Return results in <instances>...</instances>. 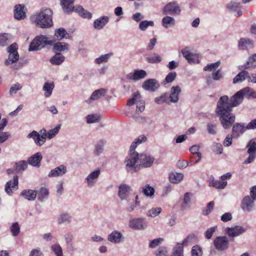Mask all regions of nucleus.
<instances>
[{
    "instance_id": "f257e3e1",
    "label": "nucleus",
    "mask_w": 256,
    "mask_h": 256,
    "mask_svg": "<svg viewBox=\"0 0 256 256\" xmlns=\"http://www.w3.org/2000/svg\"><path fill=\"white\" fill-rule=\"evenodd\" d=\"M52 11L50 8H42L31 16V20L35 24L41 28H48L53 24L52 20Z\"/></svg>"
},
{
    "instance_id": "f03ea898",
    "label": "nucleus",
    "mask_w": 256,
    "mask_h": 256,
    "mask_svg": "<svg viewBox=\"0 0 256 256\" xmlns=\"http://www.w3.org/2000/svg\"><path fill=\"white\" fill-rule=\"evenodd\" d=\"M239 104L237 100L234 98V95L230 98H229L227 96H222L217 102L216 114L218 116L232 112V108Z\"/></svg>"
},
{
    "instance_id": "7ed1b4c3",
    "label": "nucleus",
    "mask_w": 256,
    "mask_h": 256,
    "mask_svg": "<svg viewBox=\"0 0 256 256\" xmlns=\"http://www.w3.org/2000/svg\"><path fill=\"white\" fill-rule=\"evenodd\" d=\"M139 160V154L138 152H134L130 153L125 160L127 170L131 173L138 172L140 168V164H136L137 160Z\"/></svg>"
},
{
    "instance_id": "20e7f679",
    "label": "nucleus",
    "mask_w": 256,
    "mask_h": 256,
    "mask_svg": "<svg viewBox=\"0 0 256 256\" xmlns=\"http://www.w3.org/2000/svg\"><path fill=\"white\" fill-rule=\"evenodd\" d=\"M52 42L48 40V38L46 36L41 35L36 37L30 44L29 46L28 50L37 51L40 50L47 44L52 45Z\"/></svg>"
},
{
    "instance_id": "39448f33",
    "label": "nucleus",
    "mask_w": 256,
    "mask_h": 256,
    "mask_svg": "<svg viewBox=\"0 0 256 256\" xmlns=\"http://www.w3.org/2000/svg\"><path fill=\"white\" fill-rule=\"evenodd\" d=\"M18 46L16 43L14 42L8 46L7 48V52L8 54V56L4 61V64L6 66L10 64L16 62L20 58V56L18 52Z\"/></svg>"
},
{
    "instance_id": "423d86ee",
    "label": "nucleus",
    "mask_w": 256,
    "mask_h": 256,
    "mask_svg": "<svg viewBox=\"0 0 256 256\" xmlns=\"http://www.w3.org/2000/svg\"><path fill=\"white\" fill-rule=\"evenodd\" d=\"M220 124L224 129L230 128L235 122L236 116L232 112H227L217 116Z\"/></svg>"
},
{
    "instance_id": "0eeeda50",
    "label": "nucleus",
    "mask_w": 256,
    "mask_h": 256,
    "mask_svg": "<svg viewBox=\"0 0 256 256\" xmlns=\"http://www.w3.org/2000/svg\"><path fill=\"white\" fill-rule=\"evenodd\" d=\"M244 96L248 98H256V92L249 87H246L238 92L234 95V98L237 100L239 104L242 102Z\"/></svg>"
},
{
    "instance_id": "6e6552de",
    "label": "nucleus",
    "mask_w": 256,
    "mask_h": 256,
    "mask_svg": "<svg viewBox=\"0 0 256 256\" xmlns=\"http://www.w3.org/2000/svg\"><path fill=\"white\" fill-rule=\"evenodd\" d=\"M216 249L218 251H224L229 248V241L226 236H216L213 241Z\"/></svg>"
},
{
    "instance_id": "1a4fd4ad",
    "label": "nucleus",
    "mask_w": 256,
    "mask_h": 256,
    "mask_svg": "<svg viewBox=\"0 0 256 256\" xmlns=\"http://www.w3.org/2000/svg\"><path fill=\"white\" fill-rule=\"evenodd\" d=\"M128 226L135 230H143L147 227V222L144 218H133L130 220Z\"/></svg>"
},
{
    "instance_id": "9d476101",
    "label": "nucleus",
    "mask_w": 256,
    "mask_h": 256,
    "mask_svg": "<svg viewBox=\"0 0 256 256\" xmlns=\"http://www.w3.org/2000/svg\"><path fill=\"white\" fill-rule=\"evenodd\" d=\"M254 201L249 196H244L240 204L242 210L244 212H252L254 208Z\"/></svg>"
},
{
    "instance_id": "9b49d317",
    "label": "nucleus",
    "mask_w": 256,
    "mask_h": 256,
    "mask_svg": "<svg viewBox=\"0 0 256 256\" xmlns=\"http://www.w3.org/2000/svg\"><path fill=\"white\" fill-rule=\"evenodd\" d=\"M159 87L160 84L154 78L148 79L142 84V88L150 92H156Z\"/></svg>"
},
{
    "instance_id": "f8f14e48",
    "label": "nucleus",
    "mask_w": 256,
    "mask_h": 256,
    "mask_svg": "<svg viewBox=\"0 0 256 256\" xmlns=\"http://www.w3.org/2000/svg\"><path fill=\"white\" fill-rule=\"evenodd\" d=\"M139 160L142 167L149 168L152 166L154 158L148 153H144L139 156Z\"/></svg>"
},
{
    "instance_id": "ddd939ff",
    "label": "nucleus",
    "mask_w": 256,
    "mask_h": 256,
    "mask_svg": "<svg viewBox=\"0 0 256 256\" xmlns=\"http://www.w3.org/2000/svg\"><path fill=\"white\" fill-rule=\"evenodd\" d=\"M246 231L244 228L241 226H236L232 227L226 228L224 232L230 238H234L240 236Z\"/></svg>"
},
{
    "instance_id": "4468645a",
    "label": "nucleus",
    "mask_w": 256,
    "mask_h": 256,
    "mask_svg": "<svg viewBox=\"0 0 256 256\" xmlns=\"http://www.w3.org/2000/svg\"><path fill=\"white\" fill-rule=\"evenodd\" d=\"M147 76L146 70H136L133 72H130L126 76V78L128 80L137 81L145 78Z\"/></svg>"
},
{
    "instance_id": "2eb2a0df",
    "label": "nucleus",
    "mask_w": 256,
    "mask_h": 256,
    "mask_svg": "<svg viewBox=\"0 0 256 256\" xmlns=\"http://www.w3.org/2000/svg\"><path fill=\"white\" fill-rule=\"evenodd\" d=\"M66 166L62 164L52 169L48 174L49 178H56L62 176L67 172Z\"/></svg>"
},
{
    "instance_id": "dca6fc26",
    "label": "nucleus",
    "mask_w": 256,
    "mask_h": 256,
    "mask_svg": "<svg viewBox=\"0 0 256 256\" xmlns=\"http://www.w3.org/2000/svg\"><path fill=\"white\" fill-rule=\"evenodd\" d=\"M28 138H32L36 145L41 146L45 142L46 140L43 136H40L38 132L36 130H32L26 136Z\"/></svg>"
},
{
    "instance_id": "f3484780",
    "label": "nucleus",
    "mask_w": 256,
    "mask_h": 256,
    "mask_svg": "<svg viewBox=\"0 0 256 256\" xmlns=\"http://www.w3.org/2000/svg\"><path fill=\"white\" fill-rule=\"evenodd\" d=\"M100 174L99 168H97L91 172L86 178L87 184L90 187H92L96 183V180Z\"/></svg>"
},
{
    "instance_id": "a211bd4d",
    "label": "nucleus",
    "mask_w": 256,
    "mask_h": 256,
    "mask_svg": "<svg viewBox=\"0 0 256 256\" xmlns=\"http://www.w3.org/2000/svg\"><path fill=\"white\" fill-rule=\"evenodd\" d=\"M26 8L23 4H16L14 8V17L18 20L24 19L26 16Z\"/></svg>"
},
{
    "instance_id": "6ab92c4d",
    "label": "nucleus",
    "mask_w": 256,
    "mask_h": 256,
    "mask_svg": "<svg viewBox=\"0 0 256 256\" xmlns=\"http://www.w3.org/2000/svg\"><path fill=\"white\" fill-rule=\"evenodd\" d=\"M108 16H102L96 19L93 23V26L95 30H102L109 22Z\"/></svg>"
},
{
    "instance_id": "aec40b11",
    "label": "nucleus",
    "mask_w": 256,
    "mask_h": 256,
    "mask_svg": "<svg viewBox=\"0 0 256 256\" xmlns=\"http://www.w3.org/2000/svg\"><path fill=\"white\" fill-rule=\"evenodd\" d=\"M108 240L114 244H120L123 241L122 233L118 230H114L108 236Z\"/></svg>"
},
{
    "instance_id": "412c9836",
    "label": "nucleus",
    "mask_w": 256,
    "mask_h": 256,
    "mask_svg": "<svg viewBox=\"0 0 256 256\" xmlns=\"http://www.w3.org/2000/svg\"><path fill=\"white\" fill-rule=\"evenodd\" d=\"M107 92L105 88H100L94 90L92 94L90 97L86 100V102L90 104L93 101L98 100L104 96Z\"/></svg>"
},
{
    "instance_id": "4be33fe9",
    "label": "nucleus",
    "mask_w": 256,
    "mask_h": 256,
    "mask_svg": "<svg viewBox=\"0 0 256 256\" xmlns=\"http://www.w3.org/2000/svg\"><path fill=\"white\" fill-rule=\"evenodd\" d=\"M181 91L180 86H172L170 89V94H168L170 102L173 103L177 102L179 100V95Z\"/></svg>"
},
{
    "instance_id": "5701e85b",
    "label": "nucleus",
    "mask_w": 256,
    "mask_h": 256,
    "mask_svg": "<svg viewBox=\"0 0 256 256\" xmlns=\"http://www.w3.org/2000/svg\"><path fill=\"white\" fill-rule=\"evenodd\" d=\"M182 53L184 57L186 58L190 64L199 62L198 56L196 54L190 52L187 48L182 50Z\"/></svg>"
},
{
    "instance_id": "b1692460",
    "label": "nucleus",
    "mask_w": 256,
    "mask_h": 256,
    "mask_svg": "<svg viewBox=\"0 0 256 256\" xmlns=\"http://www.w3.org/2000/svg\"><path fill=\"white\" fill-rule=\"evenodd\" d=\"M238 48L240 50H246L254 47V42L248 38H241L238 42Z\"/></svg>"
},
{
    "instance_id": "393cba45",
    "label": "nucleus",
    "mask_w": 256,
    "mask_h": 256,
    "mask_svg": "<svg viewBox=\"0 0 256 256\" xmlns=\"http://www.w3.org/2000/svg\"><path fill=\"white\" fill-rule=\"evenodd\" d=\"M42 159V154L38 152L30 156L28 160V162L33 166L39 168L40 166V163Z\"/></svg>"
},
{
    "instance_id": "a878e982",
    "label": "nucleus",
    "mask_w": 256,
    "mask_h": 256,
    "mask_svg": "<svg viewBox=\"0 0 256 256\" xmlns=\"http://www.w3.org/2000/svg\"><path fill=\"white\" fill-rule=\"evenodd\" d=\"M180 11V7L175 2H169L164 8V13L168 14H179Z\"/></svg>"
},
{
    "instance_id": "bb28decb",
    "label": "nucleus",
    "mask_w": 256,
    "mask_h": 256,
    "mask_svg": "<svg viewBox=\"0 0 256 256\" xmlns=\"http://www.w3.org/2000/svg\"><path fill=\"white\" fill-rule=\"evenodd\" d=\"M130 187L127 184H122L118 188V196L121 200H128Z\"/></svg>"
},
{
    "instance_id": "cd10ccee",
    "label": "nucleus",
    "mask_w": 256,
    "mask_h": 256,
    "mask_svg": "<svg viewBox=\"0 0 256 256\" xmlns=\"http://www.w3.org/2000/svg\"><path fill=\"white\" fill-rule=\"evenodd\" d=\"M18 176H16L14 177L12 180H9L6 182L5 186V191L9 195L12 193V188H18Z\"/></svg>"
},
{
    "instance_id": "c85d7f7f",
    "label": "nucleus",
    "mask_w": 256,
    "mask_h": 256,
    "mask_svg": "<svg viewBox=\"0 0 256 256\" xmlns=\"http://www.w3.org/2000/svg\"><path fill=\"white\" fill-rule=\"evenodd\" d=\"M247 130L244 124L236 123L232 126V133L234 137L238 138Z\"/></svg>"
},
{
    "instance_id": "c756f323",
    "label": "nucleus",
    "mask_w": 256,
    "mask_h": 256,
    "mask_svg": "<svg viewBox=\"0 0 256 256\" xmlns=\"http://www.w3.org/2000/svg\"><path fill=\"white\" fill-rule=\"evenodd\" d=\"M64 238L66 243L67 250L72 251L74 250L73 239L74 235L70 232L65 233L64 235Z\"/></svg>"
},
{
    "instance_id": "7c9ffc66",
    "label": "nucleus",
    "mask_w": 256,
    "mask_h": 256,
    "mask_svg": "<svg viewBox=\"0 0 256 256\" xmlns=\"http://www.w3.org/2000/svg\"><path fill=\"white\" fill-rule=\"evenodd\" d=\"M74 0H62L61 6L64 12L68 14L74 10Z\"/></svg>"
},
{
    "instance_id": "2f4dec72",
    "label": "nucleus",
    "mask_w": 256,
    "mask_h": 256,
    "mask_svg": "<svg viewBox=\"0 0 256 256\" xmlns=\"http://www.w3.org/2000/svg\"><path fill=\"white\" fill-rule=\"evenodd\" d=\"M228 184L226 181L221 180H216L213 176H211L210 179V184L218 189H224Z\"/></svg>"
},
{
    "instance_id": "473e14b6",
    "label": "nucleus",
    "mask_w": 256,
    "mask_h": 256,
    "mask_svg": "<svg viewBox=\"0 0 256 256\" xmlns=\"http://www.w3.org/2000/svg\"><path fill=\"white\" fill-rule=\"evenodd\" d=\"M73 11L78 12L80 16L84 18L90 19L92 18V14L87 10H84L80 6L74 7Z\"/></svg>"
},
{
    "instance_id": "72a5a7b5",
    "label": "nucleus",
    "mask_w": 256,
    "mask_h": 256,
    "mask_svg": "<svg viewBox=\"0 0 256 256\" xmlns=\"http://www.w3.org/2000/svg\"><path fill=\"white\" fill-rule=\"evenodd\" d=\"M72 220V216L66 212L62 213L58 218L57 222L58 224H68Z\"/></svg>"
},
{
    "instance_id": "f704fd0d",
    "label": "nucleus",
    "mask_w": 256,
    "mask_h": 256,
    "mask_svg": "<svg viewBox=\"0 0 256 256\" xmlns=\"http://www.w3.org/2000/svg\"><path fill=\"white\" fill-rule=\"evenodd\" d=\"M184 246L182 243L177 242L172 250V256H184Z\"/></svg>"
},
{
    "instance_id": "c9c22d12",
    "label": "nucleus",
    "mask_w": 256,
    "mask_h": 256,
    "mask_svg": "<svg viewBox=\"0 0 256 256\" xmlns=\"http://www.w3.org/2000/svg\"><path fill=\"white\" fill-rule=\"evenodd\" d=\"M184 178L182 173L172 172L169 175V180L173 184H177L181 182Z\"/></svg>"
},
{
    "instance_id": "e433bc0d",
    "label": "nucleus",
    "mask_w": 256,
    "mask_h": 256,
    "mask_svg": "<svg viewBox=\"0 0 256 256\" xmlns=\"http://www.w3.org/2000/svg\"><path fill=\"white\" fill-rule=\"evenodd\" d=\"M64 56L60 53H56L50 59V62L52 64L60 65L64 60Z\"/></svg>"
},
{
    "instance_id": "4c0bfd02",
    "label": "nucleus",
    "mask_w": 256,
    "mask_h": 256,
    "mask_svg": "<svg viewBox=\"0 0 256 256\" xmlns=\"http://www.w3.org/2000/svg\"><path fill=\"white\" fill-rule=\"evenodd\" d=\"M162 24L166 28H172L175 24V20L172 17L166 16L162 19Z\"/></svg>"
},
{
    "instance_id": "58836bf2",
    "label": "nucleus",
    "mask_w": 256,
    "mask_h": 256,
    "mask_svg": "<svg viewBox=\"0 0 256 256\" xmlns=\"http://www.w3.org/2000/svg\"><path fill=\"white\" fill-rule=\"evenodd\" d=\"M248 73L247 71L243 70L239 72L234 78L233 83L236 84L242 82L243 80L248 78Z\"/></svg>"
},
{
    "instance_id": "ea45409f",
    "label": "nucleus",
    "mask_w": 256,
    "mask_h": 256,
    "mask_svg": "<svg viewBox=\"0 0 256 256\" xmlns=\"http://www.w3.org/2000/svg\"><path fill=\"white\" fill-rule=\"evenodd\" d=\"M21 195L28 200H33L36 198V192L33 190H24L21 192Z\"/></svg>"
},
{
    "instance_id": "a19ab883",
    "label": "nucleus",
    "mask_w": 256,
    "mask_h": 256,
    "mask_svg": "<svg viewBox=\"0 0 256 256\" xmlns=\"http://www.w3.org/2000/svg\"><path fill=\"white\" fill-rule=\"evenodd\" d=\"M54 87V86L53 82L49 83L46 82L44 84L43 90L45 91L44 96L46 98L49 97L52 94Z\"/></svg>"
},
{
    "instance_id": "79ce46f5",
    "label": "nucleus",
    "mask_w": 256,
    "mask_h": 256,
    "mask_svg": "<svg viewBox=\"0 0 256 256\" xmlns=\"http://www.w3.org/2000/svg\"><path fill=\"white\" fill-rule=\"evenodd\" d=\"M106 143L105 140H100L96 144L94 148V153L96 155L99 156L102 154Z\"/></svg>"
},
{
    "instance_id": "37998d69",
    "label": "nucleus",
    "mask_w": 256,
    "mask_h": 256,
    "mask_svg": "<svg viewBox=\"0 0 256 256\" xmlns=\"http://www.w3.org/2000/svg\"><path fill=\"white\" fill-rule=\"evenodd\" d=\"M192 194L190 192H186L184 197V204L182 206V210H186L187 208L190 207L192 204L190 196Z\"/></svg>"
},
{
    "instance_id": "c03bdc74",
    "label": "nucleus",
    "mask_w": 256,
    "mask_h": 256,
    "mask_svg": "<svg viewBox=\"0 0 256 256\" xmlns=\"http://www.w3.org/2000/svg\"><path fill=\"white\" fill-rule=\"evenodd\" d=\"M68 44L66 42H57L54 45V49L58 52H62L64 50H68Z\"/></svg>"
},
{
    "instance_id": "a18cd8bd",
    "label": "nucleus",
    "mask_w": 256,
    "mask_h": 256,
    "mask_svg": "<svg viewBox=\"0 0 256 256\" xmlns=\"http://www.w3.org/2000/svg\"><path fill=\"white\" fill-rule=\"evenodd\" d=\"M154 102L158 104H162L164 102L169 103V96L168 94L165 92L162 94L160 96L156 97L154 98Z\"/></svg>"
},
{
    "instance_id": "49530a36",
    "label": "nucleus",
    "mask_w": 256,
    "mask_h": 256,
    "mask_svg": "<svg viewBox=\"0 0 256 256\" xmlns=\"http://www.w3.org/2000/svg\"><path fill=\"white\" fill-rule=\"evenodd\" d=\"M196 240V236L194 234H188L181 242L184 246H188Z\"/></svg>"
},
{
    "instance_id": "de8ad7c7",
    "label": "nucleus",
    "mask_w": 256,
    "mask_h": 256,
    "mask_svg": "<svg viewBox=\"0 0 256 256\" xmlns=\"http://www.w3.org/2000/svg\"><path fill=\"white\" fill-rule=\"evenodd\" d=\"M28 166V164L25 160H20L18 162L15 164L14 166V170L18 172H21L24 170Z\"/></svg>"
},
{
    "instance_id": "09e8293b",
    "label": "nucleus",
    "mask_w": 256,
    "mask_h": 256,
    "mask_svg": "<svg viewBox=\"0 0 256 256\" xmlns=\"http://www.w3.org/2000/svg\"><path fill=\"white\" fill-rule=\"evenodd\" d=\"M113 56L112 52H110L105 54L102 55L99 58L95 60V62L98 64H100L103 62H106L108 59Z\"/></svg>"
},
{
    "instance_id": "8fccbe9b",
    "label": "nucleus",
    "mask_w": 256,
    "mask_h": 256,
    "mask_svg": "<svg viewBox=\"0 0 256 256\" xmlns=\"http://www.w3.org/2000/svg\"><path fill=\"white\" fill-rule=\"evenodd\" d=\"M142 192L146 196H152L154 194V189L149 184H146L142 188Z\"/></svg>"
},
{
    "instance_id": "3c124183",
    "label": "nucleus",
    "mask_w": 256,
    "mask_h": 256,
    "mask_svg": "<svg viewBox=\"0 0 256 256\" xmlns=\"http://www.w3.org/2000/svg\"><path fill=\"white\" fill-rule=\"evenodd\" d=\"M255 67H256V54H254L248 58L245 68H254Z\"/></svg>"
},
{
    "instance_id": "603ef678",
    "label": "nucleus",
    "mask_w": 256,
    "mask_h": 256,
    "mask_svg": "<svg viewBox=\"0 0 256 256\" xmlns=\"http://www.w3.org/2000/svg\"><path fill=\"white\" fill-rule=\"evenodd\" d=\"M100 117L96 114H88L86 117V121L88 124H92L99 122Z\"/></svg>"
},
{
    "instance_id": "864d4df0",
    "label": "nucleus",
    "mask_w": 256,
    "mask_h": 256,
    "mask_svg": "<svg viewBox=\"0 0 256 256\" xmlns=\"http://www.w3.org/2000/svg\"><path fill=\"white\" fill-rule=\"evenodd\" d=\"M48 195V190L45 188H41L38 194V199L40 201L42 202L44 200V199L47 198Z\"/></svg>"
},
{
    "instance_id": "5fc2aeb1",
    "label": "nucleus",
    "mask_w": 256,
    "mask_h": 256,
    "mask_svg": "<svg viewBox=\"0 0 256 256\" xmlns=\"http://www.w3.org/2000/svg\"><path fill=\"white\" fill-rule=\"evenodd\" d=\"M66 35H68V34L64 28H59L55 32V36L59 40L64 38H68Z\"/></svg>"
},
{
    "instance_id": "6e6d98bb",
    "label": "nucleus",
    "mask_w": 256,
    "mask_h": 256,
    "mask_svg": "<svg viewBox=\"0 0 256 256\" xmlns=\"http://www.w3.org/2000/svg\"><path fill=\"white\" fill-rule=\"evenodd\" d=\"M10 230L14 236H18L20 232V227L18 222L13 223L10 228Z\"/></svg>"
},
{
    "instance_id": "4d7b16f0",
    "label": "nucleus",
    "mask_w": 256,
    "mask_h": 256,
    "mask_svg": "<svg viewBox=\"0 0 256 256\" xmlns=\"http://www.w3.org/2000/svg\"><path fill=\"white\" fill-rule=\"evenodd\" d=\"M202 251L201 247L198 245H195L192 247L191 256H202Z\"/></svg>"
},
{
    "instance_id": "13d9d810",
    "label": "nucleus",
    "mask_w": 256,
    "mask_h": 256,
    "mask_svg": "<svg viewBox=\"0 0 256 256\" xmlns=\"http://www.w3.org/2000/svg\"><path fill=\"white\" fill-rule=\"evenodd\" d=\"M51 249L56 256H62V248L58 244H52Z\"/></svg>"
},
{
    "instance_id": "bf43d9fd",
    "label": "nucleus",
    "mask_w": 256,
    "mask_h": 256,
    "mask_svg": "<svg viewBox=\"0 0 256 256\" xmlns=\"http://www.w3.org/2000/svg\"><path fill=\"white\" fill-rule=\"evenodd\" d=\"M240 2H236L234 1H232L229 2L227 5V8L231 12L236 11L238 8H242Z\"/></svg>"
},
{
    "instance_id": "052dcab7",
    "label": "nucleus",
    "mask_w": 256,
    "mask_h": 256,
    "mask_svg": "<svg viewBox=\"0 0 256 256\" xmlns=\"http://www.w3.org/2000/svg\"><path fill=\"white\" fill-rule=\"evenodd\" d=\"M154 22L152 20H144L142 21L139 24V28L141 30L144 31L148 28V26H153Z\"/></svg>"
},
{
    "instance_id": "680f3d73",
    "label": "nucleus",
    "mask_w": 256,
    "mask_h": 256,
    "mask_svg": "<svg viewBox=\"0 0 256 256\" xmlns=\"http://www.w3.org/2000/svg\"><path fill=\"white\" fill-rule=\"evenodd\" d=\"M140 98V94L139 92H134L133 94V96L132 98L129 99L128 101L127 105L129 106H131L134 104L138 102V99Z\"/></svg>"
},
{
    "instance_id": "e2e57ef3",
    "label": "nucleus",
    "mask_w": 256,
    "mask_h": 256,
    "mask_svg": "<svg viewBox=\"0 0 256 256\" xmlns=\"http://www.w3.org/2000/svg\"><path fill=\"white\" fill-rule=\"evenodd\" d=\"M60 128V126L58 125L54 128L49 130L47 133V138L48 139H51L54 138L58 132Z\"/></svg>"
},
{
    "instance_id": "0e129e2a",
    "label": "nucleus",
    "mask_w": 256,
    "mask_h": 256,
    "mask_svg": "<svg viewBox=\"0 0 256 256\" xmlns=\"http://www.w3.org/2000/svg\"><path fill=\"white\" fill-rule=\"evenodd\" d=\"M161 211L160 208H152L148 212L146 215L150 217H156L160 213Z\"/></svg>"
},
{
    "instance_id": "69168bd1",
    "label": "nucleus",
    "mask_w": 256,
    "mask_h": 256,
    "mask_svg": "<svg viewBox=\"0 0 256 256\" xmlns=\"http://www.w3.org/2000/svg\"><path fill=\"white\" fill-rule=\"evenodd\" d=\"M147 62L151 64H157L160 62L162 60V58L154 54V56H148L146 58Z\"/></svg>"
},
{
    "instance_id": "338daca9",
    "label": "nucleus",
    "mask_w": 256,
    "mask_h": 256,
    "mask_svg": "<svg viewBox=\"0 0 256 256\" xmlns=\"http://www.w3.org/2000/svg\"><path fill=\"white\" fill-rule=\"evenodd\" d=\"M8 34H0V46H7L9 43L8 38Z\"/></svg>"
},
{
    "instance_id": "774afa93",
    "label": "nucleus",
    "mask_w": 256,
    "mask_h": 256,
    "mask_svg": "<svg viewBox=\"0 0 256 256\" xmlns=\"http://www.w3.org/2000/svg\"><path fill=\"white\" fill-rule=\"evenodd\" d=\"M168 251L166 247H160L155 252L156 256H168Z\"/></svg>"
}]
</instances>
